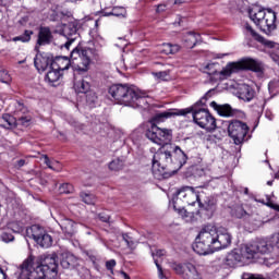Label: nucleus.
Returning a JSON list of instances; mask_svg holds the SVG:
<instances>
[{
    "instance_id": "obj_5",
    "label": "nucleus",
    "mask_w": 279,
    "mask_h": 279,
    "mask_svg": "<svg viewBox=\"0 0 279 279\" xmlns=\"http://www.w3.org/2000/svg\"><path fill=\"white\" fill-rule=\"evenodd\" d=\"M109 95L116 99L120 106H129L130 108H147V97L136 87L114 84L109 87Z\"/></svg>"
},
{
    "instance_id": "obj_32",
    "label": "nucleus",
    "mask_w": 279,
    "mask_h": 279,
    "mask_svg": "<svg viewBox=\"0 0 279 279\" xmlns=\"http://www.w3.org/2000/svg\"><path fill=\"white\" fill-rule=\"evenodd\" d=\"M81 197L85 204H95V195L89 193H81Z\"/></svg>"
},
{
    "instance_id": "obj_47",
    "label": "nucleus",
    "mask_w": 279,
    "mask_h": 279,
    "mask_svg": "<svg viewBox=\"0 0 279 279\" xmlns=\"http://www.w3.org/2000/svg\"><path fill=\"white\" fill-rule=\"evenodd\" d=\"M41 158H44V162H45V165H47L48 169H51V167L53 165V160H50L47 155H43Z\"/></svg>"
},
{
    "instance_id": "obj_24",
    "label": "nucleus",
    "mask_w": 279,
    "mask_h": 279,
    "mask_svg": "<svg viewBox=\"0 0 279 279\" xmlns=\"http://www.w3.org/2000/svg\"><path fill=\"white\" fill-rule=\"evenodd\" d=\"M74 88L76 93H83L84 95H87L90 93V83H88L86 80H81L74 84Z\"/></svg>"
},
{
    "instance_id": "obj_29",
    "label": "nucleus",
    "mask_w": 279,
    "mask_h": 279,
    "mask_svg": "<svg viewBox=\"0 0 279 279\" xmlns=\"http://www.w3.org/2000/svg\"><path fill=\"white\" fill-rule=\"evenodd\" d=\"M124 162H123V160H121V159H114V160H112L110 163H109V169L111 170V171H121V169H123V167H124Z\"/></svg>"
},
{
    "instance_id": "obj_42",
    "label": "nucleus",
    "mask_w": 279,
    "mask_h": 279,
    "mask_svg": "<svg viewBox=\"0 0 279 279\" xmlns=\"http://www.w3.org/2000/svg\"><path fill=\"white\" fill-rule=\"evenodd\" d=\"M160 260L159 259H155V265L158 269V278L159 279H165V272L162 271V266H160Z\"/></svg>"
},
{
    "instance_id": "obj_60",
    "label": "nucleus",
    "mask_w": 279,
    "mask_h": 279,
    "mask_svg": "<svg viewBox=\"0 0 279 279\" xmlns=\"http://www.w3.org/2000/svg\"><path fill=\"white\" fill-rule=\"evenodd\" d=\"M0 274H2V276H5V274L3 272V270L0 269Z\"/></svg>"
},
{
    "instance_id": "obj_28",
    "label": "nucleus",
    "mask_w": 279,
    "mask_h": 279,
    "mask_svg": "<svg viewBox=\"0 0 279 279\" xmlns=\"http://www.w3.org/2000/svg\"><path fill=\"white\" fill-rule=\"evenodd\" d=\"M2 121L7 123V124H2V128H14L16 125V120L14 119V117L10 114L2 116Z\"/></svg>"
},
{
    "instance_id": "obj_19",
    "label": "nucleus",
    "mask_w": 279,
    "mask_h": 279,
    "mask_svg": "<svg viewBox=\"0 0 279 279\" xmlns=\"http://www.w3.org/2000/svg\"><path fill=\"white\" fill-rule=\"evenodd\" d=\"M51 40H53L51 29H49V27H40L38 33L37 45H39V47L50 45Z\"/></svg>"
},
{
    "instance_id": "obj_14",
    "label": "nucleus",
    "mask_w": 279,
    "mask_h": 279,
    "mask_svg": "<svg viewBox=\"0 0 279 279\" xmlns=\"http://www.w3.org/2000/svg\"><path fill=\"white\" fill-rule=\"evenodd\" d=\"M174 270L177 274H182L183 279H202V275L193 264L177 265Z\"/></svg>"
},
{
    "instance_id": "obj_12",
    "label": "nucleus",
    "mask_w": 279,
    "mask_h": 279,
    "mask_svg": "<svg viewBox=\"0 0 279 279\" xmlns=\"http://www.w3.org/2000/svg\"><path fill=\"white\" fill-rule=\"evenodd\" d=\"M31 236L33 241H35V243H37V245H39L40 247L48 248L53 245V238L51 236V234H49V232H47L45 228L38 225L31 227Z\"/></svg>"
},
{
    "instance_id": "obj_45",
    "label": "nucleus",
    "mask_w": 279,
    "mask_h": 279,
    "mask_svg": "<svg viewBox=\"0 0 279 279\" xmlns=\"http://www.w3.org/2000/svg\"><path fill=\"white\" fill-rule=\"evenodd\" d=\"M151 256H153L154 260L156 262L159 258H162V256H165V251L158 250V251H156V253H153Z\"/></svg>"
},
{
    "instance_id": "obj_26",
    "label": "nucleus",
    "mask_w": 279,
    "mask_h": 279,
    "mask_svg": "<svg viewBox=\"0 0 279 279\" xmlns=\"http://www.w3.org/2000/svg\"><path fill=\"white\" fill-rule=\"evenodd\" d=\"M160 51L165 53V56H171L180 51V45L162 44Z\"/></svg>"
},
{
    "instance_id": "obj_1",
    "label": "nucleus",
    "mask_w": 279,
    "mask_h": 279,
    "mask_svg": "<svg viewBox=\"0 0 279 279\" xmlns=\"http://www.w3.org/2000/svg\"><path fill=\"white\" fill-rule=\"evenodd\" d=\"M232 243V235L228 229L223 227L206 226L198 233L193 250L201 256H206L219 250L230 247Z\"/></svg>"
},
{
    "instance_id": "obj_59",
    "label": "nucleus",
    "mask_w": 279,
    "mask_h": 279,
    "mask_svg": "<svg viewBox=\"0 0 279 279\" xmlns=\"http://www.w3.org/2000/svg\"><path fill=\"white\" fill-rule=\"evenodd\" d=\"M60 66H66V63L61 62V63H60Z\"/></svg>"
},
{
    "instance_id": "obj_4",
    "label": "nucleus",
    "mask_w": 279,
    "mask_h": 279,
    "mask_svg": "<svg viewBox=\"0 0 279 279\" xmlns=\"http://www.w3.org/2000/svg\"><path fill=\"white\" fill-rule=\"evenodd\" d=\"M191 112L193 121L196 123V125L203 130H206L207 132H215V130H217V120L215 117H213V114H210V111L207 109H195V106L180 109L177 112L165 111L157 113L153 121L154 123H162V121L166 119H171V117H186V114H191Z\"/></svg>"
},
{
    "instance_id": "obj_18",
    "label": "nucleus",
    "mask_w": 279,
    "mask_h": 279,
    "mask_svg": "<svg viewBox=\"0 0 279 279\" xmlns=\"http://www.w3.org/2000/svg\"><path fill=\"white\" fill-rule=\"evenodd\" d=\"M245 254H247V253L245 252V247L242 248L241 252H239V251H232L231 253H229V254L227 255V258H226L227 265H228L229 267H236V265H239V263H241V260H243V258H245Z\"/></svg>"
},
{
    "instance_id": "obj_7",
    "label": "nucleus",
    "mask_w": 279,
    "mask_h": 279,
    "mask_svg": "<svg viewBox=\"0 0 279 279\" xmlns=\"http://www.w3.org/2000/svg\"><path fill=\"white\" fill-rule=\"evenodd\" d=\"M248 16L251 21H253V23H255V25L259 27L262 32H264V34H267V36H269V34L276 29V12H274L271 9L253 7L248 11Z\"/></svg>"
},
{
    "instance_id": "obj_44",
    "label": "nucleus",
    "mask_w": 279,
    "mask_h": 279,
    "mask_svg": "<svg viewBox=\"0 0 279 279\" xmlns=\"http://www.w3.org/2000/svg\"><path fill=\"white\" fill-rule=\"evenodd\" d=\"M215 199H209V201H205V205H203L206 210H213V208H215Z\"/></svg>"
},
{
    "instance_id": "obj_53",
    "label": "nucleus",
    "mask_w": 279,
    "mask_h": 279,
    "mask_svg": "<svg viewBox=\"0 0 279 279\" xmlns=\"http://www.w3.org/2000/svg\"><path fill=\"white\" fill-rule=\"evenodd\" d=\"M21 167H25V160L23 159L17 160V163H16L17 169H21Z\"/></svg>"
},
{
    "instance_id": "obj_21",
    "label": "nucleus",
    "mask_w": 279,
    "mask_h": 279,
    "mask_svg": "<svg viewBox=\"0 0 279 279\" xmlns=\"http://www.w3.org/2000/svg\"><path fill=\"white\" fill-rule=\"evenodd\" d=\"M61 267H63V269H73V267H77V257L71 253H62Z\"/></svg>"
},
{
    "instance_id": "obj_48",
    "label": "nucleus",
    "mask_w": 279,
    "mask_h": 279,
    "mask_svg": "<svg viewBox=\"0 0 279 279\" xmlns=\"http://www.w3.org/2000/svg\"><path fill=\"white\" fill-rule=\"evenodd\" d=\"M271 58L275 62L279 63V46H277V48L275 49V51L271 54Z\"/></svg>"
},
{
    "instance_id": "obj_40",
    "label": "nucleus",
    "mask_w": 279,
    "mask_h": 279,
    "mask_svg": "<svg viewBox=\"0 0 279 279\" xmlns=\"http://www.w3.org/2000/svg\"><path fill=\"white\" fill-rule=\"evenodd\" d=\"M51 170L60 173V171H62V163H60L58 160H52Z\"/></svg>"
},
{
    "instance_id": "obj_17",
    "label": "nucleus",
    "mask_w": 279,
    "mask_h": 279,
    "mask_svg": "<svg viewBox=\"0 0 279 279\" xmlns=\"http://www.w3.org/2000/svg\"><path fill=\"white\" fill-rule=\"evenodd\" d=\"M53 58L49 57L47 53H37L34 59V65L37 71H47L49 66L53 64Z\"/></svg>"
},
{
    "instance_id": "obj_16",
    "label": "nucleus",
    "mask_w": 279,
    "mask_h": 279,
    "mask_svg": "<svg viewBox=\"0 0 279 279\" xmlns=\"http://www.w3.org/2000/svg\"><path fill=\"white\" fill-rule=\"evenodd\" d=\"M63 35L68 39V41L64 44L65 49H69L73 43H75V39L77 38V25L75 23L70 22L66 25L63 26Z\"/></svg>"
},
{
    "instance_id": "obj_25",
    "label": "nucleus",
    "mask_w": 279,
    "mask_h": 279,
    "mask_svg": "<svg viewBox=\"0 0 279 279\" xmlns=\"http://www.w3.org/2000/svg\"><path fill=\"white\" fill-rule=\"evenodd\" d=\"M198 38H199V35H196L194 33H187L184 36L185 47L187 49H193V47H195V45H197Z\"/></svg>"
},
{
    "instance_id": "obj_56",
    "label": "nucleus",
    "mask_w": 279,
    "mask_h": 279,
    "mask_svg": "<svg viewBox=\"0 0 279 279\" xmlns=\"http://www.w3.org/2000/svg\"><path fill=\"white\" fill-rule=\"evenodd\" d=\"M122 274L124 276V279H130V276H128V274H125V272H122Z\"/></svg>"
},
{
    "instance_id": "obj_13",
    "label": "nucleus",
    "mask_w": 279,
    "mask_h": 279,
    "mask_svg": "<svg viewBox=\"0 0 279 279\" xmlns=\"http://www.w3.org/2000/svg\"><path fill=\"white\" fill-rule=\"evenodd\" d=\"M269 252V245L265 240H260L258 242H255L253 244L245 246V258L246 260H250L251 258H254L256 254H267Z\"/></svg>"
},
{
    "instance_id": "obj_23",
    "label": "nucleus",
    "mask_w": 279,
    "mask_h": 279,
    "mask_svg": "<svg viewBox=\"0 0 279 279\" xmlns=\"http://www.w3.org/2000/svg\"><path fill=\"white\" fill-rule=\"evenodd\" d=\"M245 29L246 32H248V34L255 38V40H257L258 43H263L264 45H267L268 47H274V44L271 41L266 40L265 38H263V36L258 35V33H256V31H254V28H252L250 26V24L245 25Z\"/></svg>"
},
{
    "instance_id": "obj_30",
    "label": "nucleus",
    "mask_w": 279,
    "mask_h": 279,
    "mask_svg": "<svg viewBox=\"0 0 279 279\" xmlns=\"http://www.w3.org/2000/svg\"><path fill=\"white\" fill-rule=\"evenodd\" d=\"M86 102L88 106H95L97 104V94L93 90L86 94Z\"/></svg>"
},
{
    "instance_id": "obj_9",
    "label": "nucleus",
    "mask_w": 279,
    "mask_h": 279,
    "mask_svg": "<svg viewBox=\"0 0 279 279\" xmlns=\"http://www.w3.org/2000/svg\"><path fill=\"white\" fill-rule=\"evenodd\" d=\"M146 137L156 143V145H169L171 140L173 138V133L168 129H160L156 123L151 124V126L146 131Z\"/></svg>"
},
{
    "instance_id": "obj_15",
    "label": "nucleus",
    "mask_w": 279,
    "mask_h": 279,
    "mask_svg": "<svg viewBox=\"0 0 279 279\" xmlns=\"http://www.w3.org/2000/svg\"><path fill=\"white\" fill-rule=\"evenodd\" d=\"M71 60H81V65H78V71H88V65L90 64V58L88 57V51L74 48L71 52Z\"/></svg>"
},
{
    "instance_id": "obj_55",
    "label": "nucleus",
    "mask_w": 279,
    "mask_h": 279,
    "mask_svg": "<svg viewBox=\"0 0 279 279\" xmlns=\"http://www.w3.org/2000/svg\"><path fill=\"white\" fill-rule=\"evenodd\" d=\"M268 88H274V82H270Z\"/></svg>"
},
{
    "instance_id": "obj_8",
    "label": "nucleus",
    "mask_w": 279,
    "mask_h": 279,
    "mask_svg": "<svg viewBox=\"0 0 279 279\" xmlns=\"http://www.w3.org/2000/svg\"><path fill=\"white\" fill-rule=\"evenodd\" d=\"M198 203L202 206V202L199 201V194L195 192V189L191 186L182 187L177 192V195L173 197V208L180 207L181 204L187 206H194L195 203Z\"/></svg>"
},
{
    "instance_id": "obj_20",
    "label": "nucleus",
    "mask_w": 279,
    "mask_h": 279,
    "mask_svg": "<svg viewBox=\"0 0 279 279\" xmlns=\"http://www.w3.org/2000/svg\"><path fill=\"white\" fill-rule=\"evenodd\" d=\"M210 106L220 117H234V114H236V111L232 109L230 105H218L217 102L211 101Z\"/></svg>"
},
{
    "instance_id": "obj_11",
    "label": "nucleus",
    "mask_w": 279,
    "mask_h": 279,
    "mask_svg": "<svg viewBox=\"0 0 279 279\" xmlns=\"http://www.w3.org/2000/svg\"><path fill=\"white\" fill-rule=\"evenodd\" d=\"M70 64L71 61L66 58L58 59L56 62L52 63V66H50V70L46 74V82H48V84H50L51 86H53L56 82H60V78L62 77L60 71H66Z\"/></svg>"
},
{
    "instance_id": "obj_64",
    "label": "nucleus",
    "mask_w": 279,
    "mask_h": 279,
    "mask_svg": "<svg viewBox=\"0 0 279 279\" xmlns=\"http://www.w3.org/2000/svg\"><path fill=\"white\" fill-rule=\"evenodd\" d=\"M245 193H247V189L245 190Z\"/></svg>"
},
{
    "instance_id": "obj_31",
    "label": "nucleus",
    "mask_w": 279,
    "mask_h": 279,
    "mask_svg": "<svg viewBox=\"0 0 279 279\" xmlns=\"http://www.w3.org/2000/svg\"><path fill=\"white\" fill-rule=\"evenodd\" d=\"M234 215L238 219H250V214H247L243 207H238Z\"/></svg>"
},
{
    "instance_id": "obj_62",
    "label": "nucleus",
    "mask_w": 279,
    "mask_h": 279,
    "mask_svg": "<svg viewBox=\"0 0 279 279\" xmlns=\"http://www.w3.org/2000/svg\"><path fill=\"white\" fill-rule=\"evenodd\" d=\"M25 61H20V64H23Z\"/></svg>"
},
{
    "instance_id": "obj_46",
    "label": "nucleus",
    "mask_w": 279,
    "mask_h": 279,
    "mask_svg": "<svg viewBox=\"0 0 279 279\" xmlns=\"http://www.w3.org/2000/svg\"><path fill=\"white\" fill-rule=\"evenodd\" d=\"M106 267H107V269H109V271H112V269H114V267H117V262L114 259L108 260L106 263Z\"/></svg>"
},
{
    "instance_id": "obj_36",
    "label": "nucleus",
    "mask_w": 279,
    "mask_h": 279,
    "mask_svg": "<svg viewBox=\"0 0 279 279\" xmlns=\"http://www.w3.org/2000/svg\"><path fill=\"white\" fill-rule=\"evenodd\" d=\"M75 226V222H73L72 220H65L62 222V228H64L65 232H69L71 234V232H73V227Z\"/></svg>"
},
{
    "instance_id": "obj_58",
    "label": "nucleus",
    "mask_w": 279,
    "mask_h": 279,
    "mask_svg": "<svg viewBox=\"0 0 279 279\" xmlns=\"http://www.w3.org/2000/svg\"><path fill=\"white\" fill-rule=\"evenodd\" d=\"M226 54H218L217 58L221 59L223 58Z\"/></svg>"
},
{
    "instance_id": "obj_51",
    "label": "nucleus",
    "mask_w": 279,
    "mask_h": 279,
    "mask_svg": "<svg viewBox=\"0 0 279 279\" xmlns=\"http://www.w3.org/2000/svg\"><path fill=\"white\" fill-rule=\"evenodd\" d=\"M169 1L173 5H182V3H184L185 0H169Z\"/></svg>"
},
{
    "instance_id": "obj_41",
    "label": "nucleus",
    "mask_w": 279,
    "mask_h": 279,
    "mask_svg": "<svg viewBox=\"0 0 279 279\" xmlns=\"http://www.w3.org/2000/svg\"><path fill=\"white\" fill-rule=\"evenodd\" d=\"M1 240L4 243H11V241H14V235H12L11 233L4 232L1 234Z\"/></svg>"
},
{
    "instance_id": "obj_10",
    "label": "nucleus",
    "mask_w": 279,
    "mask_h": 279,
    "mask_svg": "<svg viewBox=\"0 0 279 279\" xmlns=\"http://www.w3.org/2000/svg\"><path fill=\"white\" fill-rule=\"evenodd\" d=\"M250 132V126L245 122L239 120L232 121L228 126V134L232 138L234 145H243L245 136Z\"/></svg>"
},
{
    "instance_id": "obj_22",
    "label": "nucleus",
    "mask_w": 279,
    "mask_h": 279,
    "mask_svg": "<svg viewBox=\"0 0 279 279\" xmlns=\"http://www.w3.org/2000/svg\"><path fill=\"white\" fill-rule=\"evenodd\" d=\"M239 95L240 99H243V101H252V99H254V89L250 87V85H242Z\"/></svg>"
},
{
    "instance_id": "obj_37",
    "label": "nucleus",
    "mask_w": 279,
    "mask_h": 279,
    "mask_svg": "<svg viewBox=\"0 0 279 279\" xmlns=\"http://www.w3.org/2000/svg\"><path fill=\"white\" fill-rule=\"evenodd\" d=\"M9 228L13 231V232H15V233H21V232H23V226L21 225V223H19V222H11L10 225H9Z\"/></svg>"
},
{
    "instance_id": "obj_63",
    "label": "nucleus",
    "mask_w": 279,
    "mask_h": 279,
    "mask_svg": "<svg viewBox=\"0 0 279 279\" xmlns=\"http://www.w3.org/2000/svg\"><path fill=\"white\" fill-rule=\"evenodd\" d=\"M110 14L114 15V12L109 13V15H110Z\"/></svg>"
},
{
    "instance_id": "obj_6",
    "label": "nucleus",
    "mask_w": 279,
    "mask_h": 279,
    "mask_svg": "<svg viewBox=\"0 0 279 279\" xmlns=\"http://www.w3.org/2000/svg\"><path fill=\"white\" fill-rule=\"evenodd\" d=\"M238 71H254L255 73H262L263 64L254 59L247 58L227 64L220 72L219 64L217 63H208L205 66V73H207V75H217V80H226V77H230L232 73H238Z\"/></svg>"
},
{
    "instance_id": "obj_39",
    "label": "nucleus",
    "mask_w": 279,
    "mask_h": 279,
    "mask_svg": "<svg viewBox=\"0 0 279 279\" xmlns=\"http://www.w3.org/2000/svg\"><path fill=\"white\" fill-rule=\"evenodd\" d=\"M29 121H32L31 117H21L17 120H15V123H17L19 125H29Z\"/></svg>"
},
{
    "instance_id": "obj_61",
    "label": "nucleus",
    "mask_w": 279,
    "mask_h": 279,
    "mask_svg": "<svg viewBox=\"0 0 279 279\" xmlns=\"http://www.w3.org/2000/svg\"><path fill=\"white\" fill-rule=\"evenodd\" d=\"M276 178H279V170H278V172H277V174H276Z\"/></svg>"
},
{
    "instance_id": "obj_52",
    "label": "nucleus",
    "mask_w": 279,
    "mask_h": 279,
    "mask_svg": "<svg viewBox=\"0 0 279 279\" xmlns=\"http://www.w3.org/2000/svg\"><path fill=\"white\" fill-rule=\"evenodd\" d=\"M99 219L101 220V221H105V223H107V221H110V216H104V215H99Z\"/></svg>"
},
{
    "instance_id": "obj_3",
    "label": "nucleus",
    "mask_w": 279,
    "mask_h": 279,
    "mask_svg": "<svg viewBox=\"0 0 279 279\" xmlns=\"http://www.w3.org/2000/svg\"><path fill=\"white\" fill-rule=\"evenodd\" d=\"M186 154L179 146L169 148L162 146L153 157V173L155 175H167L174 173L186 165Z\"/></svg>"
},
{
    "instance_id": "obj_27",
    "label": "nucleus",
    "mask_w": 279,
    "mask_h": 279,
    "mask_svg": "<svg viewBox=\"0 0 279 279\" xmlns=\"http://www.w3.org/2000/svg\"><path fill=\"white\" fill-rule=\"evenodd\" d=\"M34 35L33 31H25L23 35L14 37L13 43H29L32 40V36Z\"/></svg>"
},
{
    "instance_id": "obj_34",
    "label": "nucleus",
    "mask_w": 279,
    "mask_h": 279,
    "mask_svg": "<svg viewBox=\"0 0 279 279\" xmlns=\"http://www.w3.org/2000/svg\"><path fill=\"white\" fill-rule=\"evenodd\" d=\"M123 241L126 243L128 247L131 250L136 247V242H134V239L132 236H129L128 234H122Z\"/></svg>"
},
{
    "instance_id": "obj_49",
    "label": "nucleus",
    "mask_w": 279,
    "mask_h": 279,
    "mask_svg": "<svg viewBox=\"0 0 279 279\" xmlns=\"http://www.w3.org/2000/svg\"><path fill=\"white\" fill-rule=\"evenodd\" d=\"M153 75H155V77H158V80H165V77H167V72H156L153 73Z\"/></svg>"
},
{
    "instance_id": "obj_35",
    "label": "nucleus",
    "mask_w": 279,
    "mask_h": 279,
    "mask_svg": "<svg viewBox=\"0 0 279 279\" xmlns=\"http://www.w3.org/2000/svg\"><path fill=\"white\" fill-rule=\"evenodd\" d=\"M73 192V185L69 184V183H63L60 185L59 187V193H72Z\"/></svg>"
},
{
    "instance_id": "obj_50",
    "label": "nucleus",
    "mask_w": 279,
    "mask_h": 279,
    "mask_svg": "<svg viewBox=\"0 0 279 279\" xmlns=\"http://www.w3.org/2000/svg\"><path fill=\"white\" fill-rule=\"evenodd\" d=\"M166 10H167V4H159V5H157L156 12L158 14H160V13L165 12Z\"/></svg>"
},
{
    "instance_id": "obj_33",
    "label": "nucleus",
    "mask_w": 279,
    "mask_h": 279,
    "mask_svg": "<svg viewBox=\"0 0 279 279\" xmlns=\"http://www.w3.org/2000/svg\"><path fill=\"white\" fill-rule=\"evenodd\" d=\"M0 82H2V84H10L12 77H10V74L7 71H0Z\"/></svg>"
},
{
    "instance_id": "obj_54",
    "label": "nucleus",
    "mask_w": 279,
    "mask_h": 279,
    "mask_svg": "<svg viewBox=\"0 0 279 279\" xmlns=\"http://www.w3.org/2000/svg\"><path fill=\"white\" fill-rule=\"evenodd\" d=\"M258 202H260L262 204H266V206H269V198H268V196H267V202L265 203V201H258Z\"/></svg>"
},
{
    "instance_id": "obj_38",
    "label": "nucleus",
    "mask_w": 279,
    "mask_h": 279,
    "mask_svg": "<svg viewBox=\"0 0 279 279\" xmlns=\"http://www.w3.org/2000/svg\"><path fill=\"white\" fill-rule=\"evenodd\" d=\"M174 210H177L183 219H186V217H189V211H186V209H184V204L177 206V208H174Z\"/></svg>"
},
{
    "instance_id": "obj_2",
    "label": "nucleus",
    "mask_w": 279,
    "mask_h": 279,
    "mask_svg": "<svg viewBox=\"0 0 279 279\" xmlns=\"http://www.w3.org/2000/svg\"><path fill=\"white\" fill-rule=\"evenodd\" d=\"M58 276V255L52 253L39 259L26 258L21 265L19 279H56Z\"/></svg>"
},
{
    "instance_id": "obj_57",
    "label": "nucleus",
    "mask_w": 279,
    "mask_h": 279,
    "mask_svg": "<svg viewBox=\"0 0 279 279\" xmlns=\"http://www.w3.org/2000/svg\"><path fill=\"white\" fill-rule=\"evenodd\" d=\"M267 184L268 186H271V184H274V181H268Z\"/></svg>"
},
{
    "instance_id": "obj_43",
    "label": "nucleus",
    "mask_w": 279,
    "mask_h": 279,
    "mask_svg": "<svg viewBox=\"0 0 279 279\" xmlns=\"http://www.w3.org/2000/svg\"><path fill=\"white\" fill-rule=\"evenodd\" d=\"M207 173H208V169H204L202 167H198L195 170V175H197L198 178H203V175H207Z\"/></svg>"
}]
</instances>
